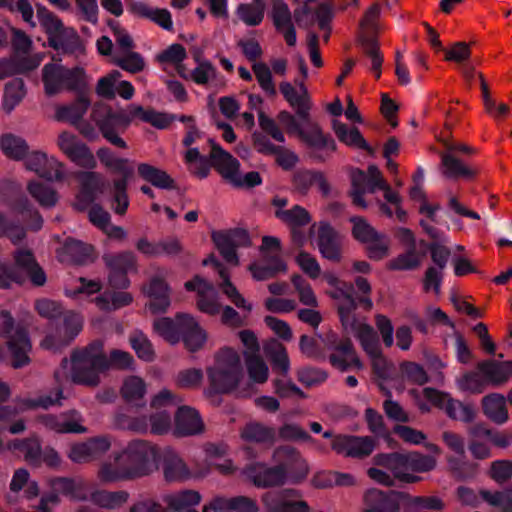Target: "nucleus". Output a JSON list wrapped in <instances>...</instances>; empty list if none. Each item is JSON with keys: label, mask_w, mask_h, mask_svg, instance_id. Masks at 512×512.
Listing matches in <instances>:
<instances>
[{"label": "nucleus", "mask_w": 512, "mask_h": 512, "mask_svg": "<svg viewBox=\"0 0 512 512\" xmlns=\"http://www.w3.org/2000/svg\"><path fill=\"white\" fill-rule=\"evenodd\" d=\"M204 265L212 264L218 271L219 276L222 279L220 283V289L223 294L239 309H243L247 312L252 310V305L247 302L243 295L238 291L235 285L230 281L229 273L223 268L222 264L217 261L213 256L203 261Z\"/></svg>", "instance_id": "2f4dec72"}, {"label": "nucleus", "mask_w": 512, "mask_h": 512, "mask_svg": "<svg viewBox=\"0 0 512 512\" xmlns=\"http://www.w3.org/2000/svg\"><path fill=\"white\" fill-rule=\"evenodd\" d=\"M11 447L19 450L28 463L33 465H39L41 463L42 451L38 439L29 438L21 441H15Z\"/></svg>", "instance_id": "338daca9"}, {"label": "nucleus", "mask_w": 512, "mask_h": 512, "mask_svg": "<svg viewBox=\"0 0 512 512\" xmlns=\"http://www.w3.org/2000/svg\"><path fill=\"white\" fill-rule=\"evenodd\" d=\"M424 254L416 248H407L404 253L399 254L387 263V269L393 271H405L417 269L423 260Z\"/></svg>", "instance_id": "8fccbe9b"}, {"label": "nucleus", "mask_w": 512, "mask_h": 512, "mask_svg": "<svg viewBox=\"0 0 512 512\" xmlns=\"http://www.w3.org/2000/svg\"><path fill=\"white\" fill-rule=\"evenodd\" d=\"M247 478L257 488H270L281 486L286 482V467L278 462L276 466L256 462L245 468Z\"/></svg>", "instance_id": "2eb2a0df"}, {"label": "nucleus", "mask_w": 512, "mask_h": 512, "mask_svg": "<svg viewBox=\"0 0 512 512\" xmlns=\"http://www.w3.org/2000/svg\"><path fill=\"white\" fill-rule=\"evenodd\" d=\"M113 459L115 458L113 457ZM97 477L102 483H114L132 479L123 459L114 460V462H103L99 467Z\"/></svg>", "instance_id": "79ce46f5"}, {"label": "nucleus", "mask_w": 512, "mask_h": 512, "mask_svg": "<svg viewBox=\"0 0 512 512\" xmlns=\"http://www.w3.org/2000/svg\"><path fill=\"white\" fill-rule=\"evenodd\" d=\"M267 260L270 262L268 265H257V264H251L249 266V271L252 273V276L257 281H264L268 280L270 278H273L280 272H286L287 266L285 262L280 259L278 256H272L267 258Z\"/></svg>", "instance_id": "4d7b16f0"}, {"label": "nucleus", "mask_w": 512, "mask_h": 512, "mask_svg": "<svg viewBox=\"0 0 512 512\" xmlns=\"http://www.w3.org/2000/svg\"><path fill=\"white\" fill-rule=\"evenodd\" d=\"M273 459L286 467V479L289 477L293 483L301 482L309 473L306 460L292 447L277 448L273 453Z\"/></svg>", "instance_id": "a211bd4d"}, {"label": "nucleus", "mask_w": 512, "mask_h": 512, "mask_svg": "<svg viewBox=\"0 0 512 512\" xmlns=\"http://www.w3.org/2000/svg\"><path fill=\"white\" fill-rule=\"evenodd\" d=\"M91 117L98 126L103 137L112 145L126 149V142L118 135L119 131H125L127 127V118L123 111H113L104 104L95 105Z\"/></svg>", "instance_id": "39448f33"}, {"label": "nucleus", "mask_w": 512, "mask_h": 512, "mask_svg": "<svg viewBox=\"0 0 512 512\" xmlns=\"http://www.w3.org/2000/svg\"><path fill=\"white\" fill-rule=\"evenodd\" d=\"M131 178H117L112 182L110 207L117 215H124L129 207L127 189Z\"/></svg>", "instance_id": "a18cd8bd"}, {"label": "nucleus", "mask_w": 512, "mask_h": 512, "mask_svg": "<svg viewBox=\"0 0 512 512\" xmlns=\"http://www.w3.org/2000/svg\"><path fill=\"white\" fill-rule=\"evenodd\" d=\"M29 194L44 208H52L58 202L57 192L49 185L31 181L27 185Z\"/></svg>", "instance_id": "5fc2aeb1"}, {"label": "nucleus", "mask_w": 512, "mask_h": 512, "mask_svg": "<svg viewBox=\"0 0 512 512\" xmlns=\"http://www.w3.org/2000/svg\"><path fill=\"white\" fill-rule=\"evenodd\" d=\"M138 174L145 181L160 189H174V179L164 170L148 163H140L137 167Z\"/></svg>", "instance_id": "c03bdc74"}, {"label": "nucleus", "mask_w": 512, "mask_h": 512, "mask_svg": "<svg viewBox=\"0 0 512 512\" xmlns=\"http://www.w3.org/2000/svg\"><path fill=\"white\" fill-rule=\"evenodd\" d=\"M201 494L192 489H185L163 496L167 507L174 512H184L197 506L201 502Z\"/></svg>", "instance_id": "4c0bfd02"}, {"label": "nucleus", "mask_w": 512, "mask_h": 512, "mask_svg": "<svg viewBox=\"0 0 512 512\" xmlns=\"http://www.w3.org/2000/svg\"><path fill=\"white\" fill-rule=\"evenodd\" d=\"M374 465L388 470L394 482L412 484L421 480V477L411 473L407 453H378L372 458Z\"/></svg>", "instance_id": "ddd939ff"}, {"label": "nucleus", "mask_w": 512, "mask_h": 512, "mask_svg": "<svg viewBox=\"0 0 512 512\" xmlns=\"http://www.w3.org/2000/svg\"><path fill=\"white\" fill-rule=\"evenodd\" d=\"M364 245L367 256L374 261H380L390 254L391 240L385 233L378 231Z\"/></svg>", "instance_id": "6e6d98bb"}, {"label": "nucleus", "mask_w": 512, "mask_h": 512, "mask_svg": "<svg viewBox=\"0 0 512 512\" xmlns=\"http://www.w3.org/2000/svg\"><path fill=\"white\" fill-rule=\"evenodd\" d=\"M108 368L109 361L103 350V342L96 340L73 350L70 359L63 358L54 377L59 384L70 380L74 384L96 387L101 381L100 374Z\"/></svg>", "instance_id": "f257e3e1"}, {"label": "nucleus", "mask_w": 512, "mask_h": 512, "mask_svg": "<svg viewBox=\"0 0 512 512\" xmlns=\"http://www.w3.org/2000/svg\"><path fill=\"white\" fill-rule=\"evenodd\" d=\"M266 356L270 359L274 371L287 376L290 370V361L286 348L276 340L267 343L264 347Z\"/></svg>", "instance_id": "de8ad7c7"}, {"label": "nucleus", "mask_w": 512, "mask_h": 512, "mask_svg": "<svg viewBox=\"0 0 512 512\" xmlns=\"http://www.w3.org/2000/svg\"><path fill=\"white\" fill-rule=\"evenodd\" d=\"M116 461L123 459L132 479L150 474L155 468L157 450L143 440L130 442L126 448L114 454Z\"/></svg>", "instance_id": "20e7f679"}, {"label": "nucleus", "mask_w": 512, "mask_h": 512, "mask_svg": "<svg viewBox=\"0 0 512 512\" xmlns=\"http://www.w3.org/2000/svg\"><path fill=\"white\" fill-rule=\"evenodd\" d=\"M261 501L267 512H310L308 503L294 489L266 492Z\"/></svg>", "instance_id": "1a4fd4ad"}, {"label": "nucleus", "mask_w": 512, "mask_h": 512, "mask_svg": "<svg viewBox=\"0 0 512 512\" xmlns=\"http://www.w3.org/2000/svg\"><path fill=\"white\" fill-rule=\"evenodd\" d=\"M197 66L190 72V80L198 85L214 83L215 86L224 87L225 82L219 78L216 67L206 59L196 57Z\"/></svg>", "instance_id": "58836bf2"}, {"label": "nucleus", "mask_w": 512, "mask_h": 512, "mask_svg": "<svg viewBox=\"0 0 512 512\" xmlns=\"http://www.w3.org/2000/svg\"><path fill=\"white\" fill-rule=\"evenodd\" d=\"M208 393L227 394L233 392L243 379L240 355L235 349L224 347L214 357V363L206 369Z\"/></svg>", "instance_id": "f03ea898"}, {"label": "nucleus", "mask_w": 512, "mask_h": 512, "mask_svg": "<svg viewBox=\"0 0 512 512\" xmlns=\"http://www.w3.org/2000/svg\"><path fill=\"white\" fill-rule=\"evenodd\" d=\"M359 44L363 53L371 60V70L375 73L376 78H380L383 56L378 42L368 35L361 34L359 36Z\"/></svg>", "instance_id": "13d9d810"}, {"label": "nucleus", "mask_w": 512, "mask_h": 512, "mask_svg": "<svg viewBox=\"0 0 512 512\" xmlns=\"http://www.w3.org/2000/svg\"><path fill=\"white\" fill-rule=\"evenodd\" d=\"M303 121L306 126L299 130V137L314 150V157L317 160L324 161L325 157H323L319 152L323 150L335 152L337 148L335 141L329 135H325L323 133L320 125L313 122L310 115L308 116V120Z\"/></svg>", "instance_id": "aec40b11"}, {"label": "nucleus", "mask_w": 512, "mask_h": 512, "mask_svg": "<svg viewBox=\"0 0 512 512\" xmlns=\"http://www.w3.org/2000/svg\"><path fill=\"white\" fill-rule=\"evenodd\" d=\"M96 156L104 168L112 173L121 174L120 178H132L134 175L133 162L128 158L118 157L111 149L100 147Z\"/></svg>", "instance_id": "c9c22d12"}, {"label": "nucleus", "mask_w": 512, "mask_h": 512, "mask_svg": "<svg viewBox=\"0 0 512 512\" xmlns=\"http://www.w3.org/2000/svg\"><path fill=\"white\" fill-rule=\"evenodd\" d=\"M448 416L462 422H472L475 417L474 408L448 396L443 406Z\"/></svg>", "instance_id": "69168bd1"}, {"label": "nucleus", "mask_w": 512, "mask_h": 512, "mask_svg": "<svg viewBox=\"0 0 512 512\" xmlns=\"http://www.w3.org/2000/svg\"><path fill=\"white\" fill-rule=\"evenodd\" d=\"M112 446L109 436L91 437L82 442L73 443L67 457L76 464L90 463L100 459Z\"/></svg>", "instance_id": "f8f14e48"}, {"label": "nucleus", "mask_w": 512, "mask_h": 512, "mask_svg": "<svg viewBox=\"0 0 512 512\" xmlns=\"http://www.w3.org/2000/svg\"><path fill=\"white\" fill-rule=\"evenodd\" d=\"M144 291L149 297L147 307L151 313H163L170 306L168 286L163 280L153 278L149 285L144 288Z\"/></svg>", "instance_id": "e433bc0d"}, {"label": "nucleus", "mask_w": 512, "mask_h": 512, "mask_svg": "<svg viewBox=\"0 0 512 512\" xmlns=\"http://www.w3.org/2000/svg\"><path fill=\"white\" fill-rule=\"evenodd\" d=\"M210 159L212 165L231 184H240L239 161L224 151L219 145L212 143Z\"/></svg>", "instance_id": "a878e982"}, {"label": "nucleus", "mask_w": 512, "mask_h": 512, "mask_svg": "<svg viewBox=\"0 0 512 512\" xmlns=\"http://www.w3.org/2000/svg\"><path fill=\"white\" fill-rule=\"evenodd\" d=\"M113 64L132 74L139 73L146 67L144 57L133 50L124 53L114 51Z\"/></svg>", "instance_id": "3c124183"}, {"label": "nucleus", "mask_w": 512, "mask_h": 512, "mask_svg": "<svg viewBox=\"0 0 512 512\" xmlns=\"http://www.w3.org/2000/svg\"><path fill=\"white\" fill-rule=\"evenodd\" d=\"M147 387L145 381L139 376L127 377L122 385L121 394L123 398L131 403L138 405L146 395Z\"/></svg>", "instance_id": "864d4df0"}, {"label": "nucleus", "mask_w": 512, "mask_h": 512, "mask_svg": "<svg viewBox=\"0 0 512 512\" xmlns=\"http://www.w3.org/2000/svg\"><path fill=\"white\" fill-rule=\"evenodd\" d=\"M484 414L493 422L503 424L508 419L505 397L498 393L485 396L482 399Z\"/></svg>", "instance_id": "37998d69"}, {"label": "nucleus", "mask_w": 512, "mask_h": 512, "mask_svg": "<svg viewBox=\"0 0 512 512\" xmlns=\"http://www.w3.org/2000/svg\"><path fill=\"white\" fill-rule=\"evenodd\" d=\"M275 215L290 227L293 241L297 245H303L305 236L300 228L311 222L309 212L302 206L295 205L291 209H279L275 212Z\"/></svg>", "instance_id": "bb28decb"}, {"label": "nucleus", "mask_w": 512, "mask_h": 512, "mask_svg": "<svg viewBox=\"0 0 512 512\" xmlns=\"http://www.w3.org/2000/svg\"><path fill=\"white\" fill-rule=\"evenodd\" d=\"M163 474L168 482H184L192 478L203 479L208 475V469L191 470L177 453L168 451L163 460Z\"/></svg>", "instance_id": "6ab92c4d"}, {"label": "nucleus", "mask_w": 512, "mask_h": 512, "mask_svg": "<svg viewBox=\"0 0 512 512\" xmlns=\"http://www.w3.org/2000/svg\"><path fill=\"white\" fill-rule=\"evenodd\" d=\"M57 146L77 166L88 170L97 167L94 154L76 135L67 131L61 132L57 139Z\"/></svg>", "instance_id": "9d476101"}, {"label": "nucleus", "mask_w": 512, "mask_h": 512, "mask_svg": "<svg viewBox=\"0 0 512 512\" xmlns=\"http://www.w3.org/2000/svg\"><path fill=\"white\" fill-rule=\"evenodd\" d=\"M132 302V296L128 292H112L104 293L95 298L96 305L101 310L111 311L117 310Z\"/></svg>", "instance_id": "e2e57ef3"}, {"label": "nucleus", "mask_w": 512, "mask_h": 512, "mask_svg": "<svg viewBox=\"0 0 512 512\" xmlns=\"http://www.w3.org/2000/svg\"><path fill=\"white\" fill-rule=\"evenodd\" d=\"M361 343L364 351L369 355L375 374L384 380L392 379L395 367L383 355L378 343L376 333L368 325L353 334Z\"/></svg>", "instance_id": "0eeeda50"}, {"label": "nucleus", "mask_w": 512, "mask_h": 512, "mask_svg": "<svg viewBox=\"0 0 512 512\" xmlns=\"http://www.w3.org/2000/svg\"><path fill=\"white\" fill-rule=\"evenodd\" d=\"M1 149L7 157L22 160L28 153L29 147L23 138L13 134H5L1 138Z\"/></svg>", "instance_id": "680f3d73"}, {"label": "nucleus", "mask_w": 512, "mask_h": 512, "mask_svg": "<svg viewBox=\"0 0 512 512\" xmlns=\"http://www.w3.org/2000/svg\"><path fill=\"white\" fill-rule=\"evenodd\" d=\"M130 428L136 432H146L150 429L153 434H165L172 428L171 415L166 410H153L149 416V423L147 417H137L131 420Z\"/></svg>", "instance_id": "c756f323"}, {"label": "nucleus", "mask_w": 512, "mask_h": 512, "mask_svg": "<svg viewBox=\"0 0 512 512\" xmlns=\"http://www.w3.org/2000/svg\"><path fill=\"white\" fill-rule=\"evenodd\" d=\"M325 346L331 351L329 360L334 367L342 371L350 367H355L358 370L363 368L349 339L338 340L335 334H329L325 339Z\"/></svg>", "instance_id": "4468645a"}, {"label": "nucleus", "mask_w": 512, "mask_h": 512, "mask_svg": "<svg viewBox=\"0 0 512 512\" xmlns=\"http://www.w3.org/2000/svg\"><path fill=\"white\" fill-rule=\"evenodd\" d=\"M331 447L338 454L362 459L375 450L376 440L369 436L339 435L333 438Z\"/></svg>", "instance_id": "dca6fc26"}, {"label": "nucleus", "mask_w": 512, "mask_h": 512, "mask_svg": "<svg viewBox=\"0 0 512 512\" xmlns=\"http://www.w3.org/2000/svg\"><path fill=\"white\" fill-rule=\"evenodd\" d=\"M317 246L321 255L334 262L341 259L340 235L328 223H320L318 228Z\"/></svg>", "instance_id": "c85d7f7f"}, {"label": "nucleus", "mask_w": 512, "mask_h": 512, "mask_svg": "<svg viewBox=\"0 0 512 512\" xmlns=\"http://www.w3.org/2000/svg\"><path fill=\"white\" fill-rule=\"evenodd\" d=\"M353 286L347 283H341L334 287L330 296L338 302V313L341 324L347 334H354L363 327L368 326L363 320L356 317L354 311L357 303L352 295Z\"/></svg>", "instance_id": "423d86ee"}, {"label": "nucleus", "mask_w": 512, "mask_h": 512, "mask_svg": "<svg viewBox=\"0 0 512 512\" xmlns=\"http://www.w3.org/2000/svg\"><path fill=\"white\" fill-rule=\"evenodd\" d=\"M14 260L16 265L14 269L20 272L24 277L25 275L29 276L34 285L42 286L45 284L46 275L36 263L30 250H17L14 253Z\"/></svg>", "instance_id": "72a5a7b5"}, {"label": "nucleus", "mask_w": 512, "mask_h": 512, "mask_svg": "<svg viewBox=\"0 0 512 512\" xmlns=\"http://www.w3.org/2000/svg\"><path fill=\"white\" fill-rule=\"evenodd\" d=\"M177 323L181 330L180 339L190 351L199 350L206 341V333L195 318L189 314H177Z\"/></svg>", "instance_id": "cd10ccee"}, {"label": "nucleus", "mask_w": 512, "mask_h": 512, "mask_svg": "<svg viewBox=\"0 0 512 512\" xmlns=\"http://www.w3.org/2000/svg\"><path fill=\"white\" fill-rule=\"evenodd\" d=\"M129 499V493L124 490L107 491L95 490L90 495V500L97 506L105 509H116L123 506Z\"/></svg>", "instance_id": "09e8293b"}, {"label": "nucleus", "mask_w": 512, "mask_h": 512, "mask_svg": "<svg viewBox=\"0 0 512 512\" xmlns=\"http://www.w3.org/2000/svg\"><path fill=\"white\" fill-rule=\"evenodd\" d=\"M90 100L85 91L79 93L78 98L70 104L57 105L55 107L54 119L59 122H68L71 125H78L87 113Z\"/></svg>", "instance_id": "7c9ffc66"}, {"label": "nucleus", "mask_w": 512, "mask_h": 512, "mask_svg": "<svg viewBox=\"0 0 512 512\" xmlns=\"http://www.w3.org/2000/svg\"><path fill=\"white\" fill-rule=\"evenodd\" d=\"M276 30L281 33L289 46L296 45V30L292 13L283 0H271L270 12Z\"/></svg>", "instance_id": "393cba45"}, {"label": "nucleus", "mask_w": 512, "mask_h": 512, "mask_svg": "<svg viewBox=\"0 0 512 512\" xmlns=\"http://www.w3.org/2000/svg\"><path fill=\"white\" fill-rule=\"evenodd\" d=\"M439 171L443 178L450 181H472L476 178L479 170L470 166L456 155L440 152Z\"/></svg>", "instance_id": "5701e85b"}, {"label": "nucleus", "mask_w": 512, "mask_h": 512, "mask_svg": "<svg viewBox=\"0 0 512 512\" xmlns=\"http://www.w3.org/2000/svg\"><path fill=\"white\" fill-rule=\"evenodd\" d=\"M188 291H196L198 295V309L209 315H216L220 312L221 305L218 302V295L214 286L204 278L196 275L192 280L185 283Z\"/></svg>", "instance_id": "4be33fe9"}, {"label": "nucleus", "mask_w": 512, "mask_h": 512, "mask_svg": "<svg viewBox=\"0 0 512 512\" xmlns=\"http://www.w3.org/2000/svg\"><path fill=\"white\" fill-rule=\"evenodd\" d=\"M24 82L14 79L6 84L3 97V109L10 113L24 98Z\"/></svg>", "instance_id": "0e129e2a"}, {"label": "nucleus", "mask_w": 512, "mask_h": 512, "mask_svg": "<svg viewBox=\"0 0 512 512\" xmlns=\"http://www.w3.org/2000/svg\"><path fill=\"white\" fill-rule=\"evenodd\" d=\"M45 94L49 97L65 90L82 93L88 87V79L83 68L68 69L61 64L48 63L42 69Z\"/></svg>", "instance_id": "7ed1b4c3"}, {"label": "nucleus", "mask_w": 512, "mask_h": 512, "mask_svg": "<svg viewBox=\"0 0 512 512\" xmlns=\"http://www.w3.org/2000/svg\"><path fill=\"white\" fill-rule=\"evenodd\" d=\"M51 490L57 491L72 501H85L88 499L86 486L83 480L69 477H54L48 480Z\"/></svg>", "instance_id": "473e14b6"}, {"label": "nucleus", "mask_w": 512, "mask_h": 512, "mask_svg": "<svg viewBox=\"0 0 512 512\" xmlns=\"http://www.w3.org/2000/svg\"><path fill=\"white\" fill-rule=\"evenodd\" d=\"M244 441L260 444H272L276 439L274 428L259 422H249L240 431Z\"/></svg>", "instance_id": "a19ab883"}, {"label": "nucleus", "mask_w": 512, "mask_h": 512, "mask_svg": "<svg viewBox=\"0 0 512 512\" xmlns=\"http://www.w3.org/2000/svg\"><path fill=\"white\" fill-rule=\"evenodd\" d=\"M479 369L493 385H501L512 377V361L484 362L479 365Z\"/></svg>", "instance_id": "49530a36"}, {"label": "nucleus", "mask_w": 512, "mask_h": 512, "mask_svg": "<svg viewBox=\"0 0 512 512\" xmlns=\"http://www.w3.org/2000/svg\"><path fill=\"white\" fill-rule=\"evenodd\" d=\"M62 434H83L87 428L83 425L84 419L77 410H69L59 414Z\"/></svg>", "instance_id": "774afa93"}, {"label": "nucleus", "mask_w": 512, "mask_h": 512, "mask_svg": "<svg viewBox=\"0 0 512 512\" xmlns=\"http://www.w3.org/2000/svg\"><path fill=\"white\" fill-rule=\"evenodd\" d=\"M428 250L431 254V259L434 265L429 266L425 271L423 289L426 292L432 290L436 295H439L441 291L443 272L451 256V250L443 243L437 241L429 244Z\"/></svg>", "instance_id": "6e6552de"}, {"label": "nucleus", "mask_w": 512, "mask_h": 512, "mask_svg": "<svg viewBox=\"0 0 512 512\" xmlns=\"http://www.w3.org/2000/svg\"><path fill=\"white\" fill-rule=\"evenodd\" d=\"M245 367L249 379L254 384H264L269 377V368L264 359L258 355H246Z\"/></svg>", "instance_id": "bf43d9fd"}, {"label": "nucleus", "mask_w": 512, "mask_h": 512, "mask_svg": "<svg viewBox=\"0 0 512 512\" xmlns=\"http://www.w3.org/2000/svg\"><path fill=\"white\" fill-rule=\"evenodd\" d=\"M332 129L335 135L337 136L338 140L344 143L345 145L357 149H364L367 150L369 153H373L371 147L363 138L358 128H349L346 124L338 120H333Z\"/></svg>", "instance_id": "ea45409f"}, {"label": "nucleus", "mask_w": 512, "mask_h": 512, "mask_svg": "<svg viewBox=\"0 0 512 512\" xmlns=\"http://www.w3.org/2000/svg\"><path fill=\"white\" fill-rule=\"evenodd\" d=\"M295 85L283 81L279 85L280 92L288 104L295 109L297 116L302 120H308L312 108L311 97L303 81L295 80Z\"/></svg>", "instance_id": "412c9836"}, {"label": "nucleus", "mask_w": 512, "mask_h": 512, "mask_svg": "<svg viewBox=\"0 0 512 512\" xmlns=\"http://www.w3.org/2000/svg\"><path fill=\"white\" fill-rule=\"evenodd\" d=\"M205 430L203 420L196 409L183 405L174 415L173 434L178 437L195 436Z\"/></svg>", "instance_id": "b1692460"}, {"label": "nucleus", "mask_w": 512, "mask_h": 512, "mask_svg": "<svg viewBox=\"0 0 512 512\" xmlns=\"http://www.w3.org/2000/svg\"><path fill=\"white\" fill-rule=\"evenodd\" d=\"M366 512H399L400 503L395 494L373 488L364 495Z\"/></svg>", "instance_id": "f704fd0d"}, {"label": "nucleus", "mask_w": 512, "mask_h": 512, "mask_svg": "<svg viewBox=\"0 0 512 512\" xmlns=\"http://www.w3.org/2000/svg\"><path fill=\"white\" fill-rule=\"evenodd\" d=\"M368 183L369 179L366 173L360 169H355L351 173V184L352 188L350 191V196L352 197V201L355 205L366 209L367 203L364 199V194L368 191Z\"/></svg>", "instance_id": "052dcab7"}, {"label": "nucleus", "mask_w": 512, "mask_h": 512, "mask_svg": "<svg viewBox=\"0 0 512 512\" xmlns=\"http://www.w3.org/2000/svg\"><path fill=\"white\" fill-rule=\"evenodd\" d=\"M48 43L55 50L72 53L79 47V37L73 29L63 26L58 32L48 38Z\"/></svg>", "instance_id": "603ef678"}, {"label": "nucleus", "mask_w": 512, "mask_h": 512, "mask_svg": "<svg viewBox=\"0 0 512 512\" xmlns=\"http://www.w3.org/2000/svg\"><path fill=\"white\" fill-rule=\"evenodd\" d=\"M24 160L25 167L42 178L50 181L64 179L63 164L54 157H48L44 152L33 151L27 153Z\"/></svg>", "instance_id": "f3484780"}, {"label": "nucleus", "mask_w": 512, "mask_h": 512, "mask_svg": "<svg viewBox=\"0 0 512 512\" xmlns=\"http://www.w3.org/2000/svg\"><path fill=\"white\" fill-rule=\"evenodd\" d=\"M103 261L109 269L108 281L112 287L126 288L129 285L127 273L136 269V256L130 251L106 253Z\"/></svg>", "instance_id": "9b49d317"}]
</instances>
